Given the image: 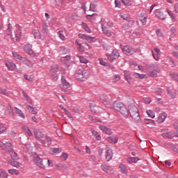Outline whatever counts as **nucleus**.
<instances>
[{
	"label": "nucleus",
	"mask_w": 178,
	"mask_h": 178,
	"mask_svg": "<svg viewBox=\"0 0 178 178\" xmlns=\"http://www.w3.org/2000/svg\"><path fill=\"white\" fill-rule=\"evenodd\" d=\"M155 13H156V16H157L159 19H161V20H165L166 19V15H165L161 11V10L159 9L156 10Z\"/></svg>",
	"instance_id": "obj_15"
},
{
	"label": "nucleus",
	"mask_w": 178,
	"mask_h": 178,
	"mask_svg": "<svg viewBox=\"0 0 178 178\" xmlns=\"http://www.w3.org/2000/svg\"><path fill=\"white\" fill-rule=\"evenodd\" d=\"M58 35H59L60 38L63 40H66V38L65 37V35H63V31H60L58 32Z\"/></svg>",
	"instance_id": "obj_51"
},
{
	"label": "nucleus",
	"mask_w": 178,
	"mask_h": 178,
	"mask_svg": "<svg viewBox=\"0 0 178 178\" xmlns=\"http://www.w3.org/2000/svg\"><path fill=\"white\" fill-rule=\"evenodd\" d=\"M101 168H102V170L106 173H111V172L112 168H111V166L109 165H102Z\"/></svg>",
	"instance_id": "obj_25"
},
{
	"label": "nucleus",
	"mask_w": 178,
	"mask_h": 178,
	"mask_svg": "<svg viewBox=\"0 0 178 178\" xmlns=\"http://www.w3.org/2000/svg\"><path fill=\"white\" fill-rule=\"evenodd\" d=\"M8 173H10V175H19V170L15 169H10L8 170Z\"/></svg>",
	"instance_id": "obj_48"
},
{
	"label": "nucleus",
	"mask_w": 178,
	"mask_h": 178,
	"mask_svg": "<svg viewBox=\"0 0 178 178\" xmlns=\"http://www.w3.org/2000/svg\"><path fill=\"white\" fill-rule=\"evenodd\" d=\"M143 100L145 101V104H151V99L148 97L144 98Z\"/></svg>",
	"instance_id": "obj_59"
},
{
	"label": "nucleus",
	"mask_w": 178,
	"mask_h": 178,
	"mask_svg": "<svg viewBox=\"0 0 178 178\" xmlns=\"http://www.w3.org/2000/svg\"><path fill=\"white\" fill-rule=\"evenodd\" d=\"M77 49L79 52L84 53V47L81 44H79V46H77Z\"/></svg>",
	"instance_id": "obj_52"
},
{
	"label": "nucleus",
	"mask_w": 178,
	"mask_h": 178,
	"mask_svg": "<svg viewBox=\"0 0 178 178\" xmlns=\"http://www.w3.org/2000/svg\"><path fill=\"white\" fill-rule=\"evenodd\" d=\"M128 114L129 113L131 119L136 123H140L141 122V117L140 116V112L136 104H131L128 106Z\"/></svg>",
	"instance_id": "obj_1"
},
{
	"label": "nucleus",
	"mask_w": 178,
	"mask_h": 178,
	"mask_svg": "<svg viewBox=\"0 0 178 178\" xmlns=\"http://www.w3.org/2000/svg\"><path fill=\"white\" fill-rule=\"evenodd\" d=\"M147 113L149 118H152V119H154V118H155V113L154 111L151 110H147Z\"/></svg>",
	"instance_id": "obj_45"
},
{
	"label": "nucleus",
	"mask_w": 178,
	"mask_h": 178,
	"mask_svg": "<svg viewBox=\"0 0 178 178\" xmlns=\"http://www.w3.org/2000/svg\"><path fill=\"white\" fill-rule=\"evenodd\" d=\"M106 56H107V59L110 62H113V60H116V59H119V56H120V54L118 51V50H113L111 54H106Z\"/></svg>",
	"instance_id": "obj_6"
},
{
	"label": "nucleus",
	"mask_w": 178,
	"mask_h": 178,
	"mask_svg": "<svg viewBox=\"0 0 178 178\" xmlns=\"http://www.w3.org/2000/svg\"><path fill=\"white\" fill-rule=\"evenodd\" d=\"M175 11L176 12V13H178V3H177L175 5Z\"/></svg>",
	"instance_id": "obj_64"
},
{
	"label": "nucleus",
	"mask_w": 178,
	"mask_h": 178,
	"mask_svg": "<svg viewBox=\"0 0 178 178\" xmlns=\"http://www.w3.org/2000/svg\"><path fill=\"white\" fill-rule=\"evenodd\" d=\"M168 94L171 97V98H176V92H172L169 88H167Z\"/></svg>",
	"instance_id": "obj_44"
},
{
	"label": "nucleus",
	"mask_w": 178,
	"mask_h": 178,
	"mask_svg": "<svg viewBox=\"0 0 178 178\" xmlns=\"http://www.w3.org/2000/svg\"><path fill=\"white\" fill-rule=\"evenodd\" d=\"M79 38H81L82 40H86L88 42H95V38L88 36L85 34H79Z\"/></svg>",
	"instance_id": "obj_10"
},
{
	"label": "nucleus",
	"mask_w": 178,
	"mask_h": 178,
	"mask_svg": "<svg viewBox=\"0 0 178 178\" xmlns=\"http://www.w3.org/2000/svg\"><path fill=\"white\" fill-rule=\"evenodd\" d=\"M144 122L145 124H152V126L155 125V122L151 119H145Z\"/></svg>",
	"instance_id": "obj_41"
},
{
	"label": "nucleus",
	"mask_w": 178,
	"mask_h": 178,
	"mask_svg": "<svg viewBox=\"0 0 178 178\" xmlns=\"http://www.w3.org/2000/svg\"><path fill=\"white\" fill-rule=\"evenodd\" d=\"M42 30L44 31V33H45L47 34V33H48V26H47V24H42Z\"/></svg>",
	"instance_id": "obj_53"
},
{
	"label": "nucleus",
	"mask_w": 178,
	"mask_h": 178,
	"mask_svg": "<svg viewBox=\"0 0 178 178\" xmlns=\"http://www.w3.org/2000/svg\"><path fill=\"white\" fill-rule=\"evenodd\" d=\"M127 162L128 163H134L133 157H129L128 159H127Z\"/></svg>",
	"instance_id": "obj_60"
},
{
	"label": "nucleus",
	"mask_w": 178,
	"mask_h": 178,
	"mask_svg": "<svg viewBox=\"0 0 178 178\" xmlns=\"http://www.w3.org/2000/svg\"><path fill=\"white\" fill-rule=\"evenodd\" d=\"M33 156L34 163H35L37 166H39V168L45 169V165H44V163L42 162V159L40 158V156H38V154H35V153L33 154Z\"/></svg>",
	"instance_id": "obj_5"
},
{
	"label": "nucleus",
	"mask_w": 178,
	"mask_h": 178,
	"mask_svg": "<svg viewBox=\"0 0 178 178\" xmlns=\"http://www.w3.org/2000/svg\"><path fill=\"white\" fill-rule=\"evenodd\" d=\"M6 66L8 67L9 70H14V69H16V64L13 63L12 61H6Z\"/></svg>",
	"instance_id": "obj_21"
},
{
	"label": "nucleus",
	"mask_w": 178,
	"mask_h": 178,
	"mask_svg": "<svg viewBox=\"0 0 178 178\" xmlns=\"http://www.w3.org/2000/svg\"><path fill=\"white\" fill-rule=\"evenodd\" d=\"M35 138L38 140V141H40L42 144H45V135L42 134V131H41L40 129H36L33 131Z\"/></svg>",
	"instance_id": "obj_4"
},
{
	"label": "nucleus",
	"mask_w": 178,
	"mask_h": 178,
	"mask_svg": "<svg viewBox=\"0 0 178 178\" xmlns=\"http://www.w3.org/2000/svg\"><path fill=\"white\" fill-rule=\"evenodd\" d=\"M172 55H173V56H175V58L178 59V51H172Z\"/></svg>",
	"instance_id": "obj_63"
},
{
	"label": "nucleus",
	"mask_w": 178,
	"mask_h": 178,
	"mask_svg": "<svg viewBox=\"0 0 178 178\" xmlns=\"http://www.w3.org/2000/svg\"><path fill=\"white\" fill-rule=\"evenodd\" d=\"M92 134H93V136H95L96 140L97 141H101V135L98 134V131H95V129H92Z\"/></svg>",
	"instance_id": "obj_29"
},
{
	"label": "nucleus",
	"mask_w": 178,
	"mask_h": 178,
	"mask_svg": "<svg viewBox=\"0 0 178 178\" xmlns=\"http://www.w3.org/2000/svg\"><path fill=\"white\" fill-rule=\"evenodd\" d=\"M121 17L122 19H123V20H127V22H129V24H128L129 27H133V23H134V22L133 21V19H131V18L130 17V16H129V15L124 14L122 15Z\"/></svg>",
	"instance_id": "obj_12"
},
{
	"label": "nucleus",
	"mask_w": 178,
	"mask_h": 178,
	"mask_svg": "<svg viewBox=\"0 0 178 178\" xmlns=\"http://www.w3.org/2000/svg\"><path fill=\"white\" fill-rule=\"evenodd\" d=\"M0 94L2 95H6V94H8V92H6V89L0 88Z\"/></svg>",
	"instance_id": "obj_55"
},
{
	"label": "nucleus",
	"mask_w": 178,
	"mask_h": 178,
	"mask_svg": "<svg viewBox=\"0 0 178 178\" xmlns=\"http://www.w3.org/2000/svg\"><path fill=\"white\" fill-rule=\"evenodd\" d=\"M115 8H121L122 4L119 0H115Z\"/></svg>",
	"instance_id": "obj_54"
},
{
	"label": "nucleus",
	"mask_w": 178,
	"mask_h": 178,
	"mask_svg": "<svg viewBox=\"0 0 178 178\" xmlns=\"http://www.w3.org/2000/svg\"><path fill=\"white\" fill-rule=\"evenodd\" d=\"M65 59L66 60H70V56H66L65 57H62L61 58V60H65Z\"/></svg>",
	"instance_id": "obj_62"
},
{
	"label": "nucleus",
	"mask_w": 178,
	"mask_h": 178,
	"mask_svg": "<svg viewBox=\"0 0 178 178\" xmlns=\"http://www.w3.org/2000/svg\"><path fill=\"white\" fill-rule=\"evenodd\" d=\"M12 147V143L10 142H6L5 143H3V145L1 146V148H3V149H6V148H10Z\"/></svg>",
	"instance_id": "obj_35"
},
{
	"label": "nucleus",
	"mask_w": 178,
	"mask_h": 178,
	"mask_svg": "<svg viewBox=\"0 0 178 178\" xmlns=\"http://www.w3.org/2000/svg\"><path fill=\"white\" fill-rule=\"evenodd\" d=\"M120 168L122 171V173H124V175H127V170L126 169V166L123 164H121L120 165Z\"/></svg>",
	"instance_id": "obj_49"
},
{
	"label": "nucleus",
	"mask_w": 178,
	"mask_h": 178,
	"mask_svg": "<svg viewBox=\"0 0 178 178\" xmlns=\"http://www.w3.org/2000/svg\"><path fill=\"white\" fill-rule=\"evenodd\" d=\"M8 163H10L11 166H13L14 168H20V165H21L20 163L15 161L13 159L9 160Z\"/></svg>",
	"instance_id": "obj_24"
},
{
	"label": "nucleus",
	"mask_w": 178,
	"mask_h": 178,
	"mask_svg": "<svg viewBox=\"0 0 178 178\" xmlns=\"http://www.w3.org/2000/svg\"><path fill=\"white\" fill-rule=\"evenodd\" d=\"M149 76H151V77H156V76H158V75L155 72L151 71L149 72Z\"/></svg>",
	"instance_id": "obj_57"
},
{
	"label": "nucleus",
	"mask_w": 178,
	"mask_h": 178,
	"mask_svg": "<svg viewBox=\"0 0 178 178\" xmlns=\"http://www.w3.org/2000/svg\"><path fill=\"white\" fill-rule=\"evenodd\" d=\"M102 29L103 33L106 36V37H111L112 35V33H111V31L108 30V28L105 26V25H102Z\"/></svg>",
	"instance_id": "obj_20"
},
{
	"label": "nucleus",
	"mask_w": 178,
	"mask_h": 178,
	"mask_svg": "<svg viewBox=\"0 0 178 178\" xmlns=\"http://www.w3.org/2000/svg\"><path fill=\"white\" fill-rule=\"evenodd\" d=\"M109 108H113V109H115L117 112H120V113L124 116H127V115H129L127 107L119 101H115L114 103H111V107Z\"/></svg>",
	"instance_id": "obj_2"
},
{
	"label": "nucleus",
	"mask_w": 178,
	"mask_h": 178,
	"mask_svg": "<svg viewBox=\"0 0 178 178\" xmlns=\"http://www.w3.org/2000/svg\"><path fill=\"white\" fill-rule=\"evenodd\" d=\"M166 118H168V114H166V113H160L158 118L159 123H163Z\"/></svg>",
	"instance_id": "obj_17"
},
{
	"label": "nucleus",
	"mask_w": 178,
	"mask_h": 178,
	"mask_svg": "<svg viewBox=\"0 0 178 178\" xmlns=\"http://www.w3.org/2000/svg\"><path fill=\"white\" fill-rule=\"evenodd\" d=\"M147 68L148 69V70H154L157 72H161V70H159V67H158L157 64H150L147 65Z\"/></svg>",
	"instance_id": "obj_18"
},
{
	"label": "nucleus",
	"mask_w": 178,
	"mask_h": 178,
	"mask_svg": "<svg viewBox=\"0 0 178 178\" xmlns=\"http://www.w3.org/2000/svg\"><path fill=\"white\" fill-rule=\"evenodd\" d=\"M61 158H63V159H64V161H66V159H67V154L63 153L61 156Z\"/></svg>",
	"instance_id": "obj_61"
},
{
	"label": "nucleus",
	"mask_w": 178,
	"mask_h": 178,
	"mask_svg": "<svg viewBox=\"0 0 178 178\" xmlns=\"http://www.w3.org/2000/svg\"><path fill=\"white\" fill-rule=\"evenodd\" d=\"M26 108L33 115H37V113H38V110H37V108H35V107H32L31 106L26 105Z\"/></svg>",
	"instance_id": "obj_28"
},
{
	"label": "nucleus",
	"mask_w": 178,
	"mask_h": 178,
	"mask_svg": "<svg viewBox=\"0 0 178 178\" xmlns=\"http://www.w3.org/2000/svg\"><path fill=\"white\" fill-rule=\"evenodd\" d=\"M15 113L19 115V118H22V119H24V113L22 112V110L19 109L17 107H15Z\"/></svg>",
	"instance_id": "obj_33"
},
{
	"label": "nucleus",
	"mask_w": 178,
	"mask_h": 178,
	"mask_svg": "<svg viewBox=\"0 0 178 178\" xmlns=\"http://www.w3.org/2000/svg\"><path fill=\"white\" fill-rule=\"evenodd\" d=\"M165 136L167 137V138H173L175 137V133L173 132H167L165 134Z\"/></svg>",
	"instance_id": "obj_46"
},
{
	"label": "nucleus",
	"mask_w": 178,
	"mask_h": 178,
	"mask_svg": "<svg viewBox=\"0 0 178 178\" xmlns=\"http://www.w3.org/2000/svg\"><path fill=\"white\" fill-rule=\"evenodd\" d=\"M61 83L63 85L62 90L64 91V92H67V88H70V83L69 81H67V80H66V77L63 76L61 77Z\"/></svg>",
	"instance_id": "obj_8"
},
{
	"label": "nucleus",
	"mask_w": 178,
	"mask_h": 178,
	"mask_svg": "<svg viewBox=\"0 0 178 178\" xmlns=\"http://www.w3.org/2000/svg\"><path fill=\"white\" fill-rule=\"evenodd\" d=\"M90 10L95 12L97 10V1H92L90 5Z\"/></svg>",
	"instance_id": "obj_30"
},
{
	"label": "nucleus",
	"mask_w": 178,
	"mask_h": 178,
	"mask_svg": "<svg viewBox=\"0 0 178 178\" xmlns=\"http://www.w3.org/2000/svg\"><path fill=\"white\" fill-rule=\"evenodd\" d=\"M134 76L136 77V79H145L146 75L135 72L134 73Z\"/></svg>",
	"instance_id": "obj_39"
},
{
	"label": "nucleus",
	"mask_w": 178,
	"mask_h": 178,
	"mask_svg": "<svg viewBox=\"0 0 178 178\" xmlns=\"http://www.w3.org/2000/svg\"><path fill=\"white\" fill-rule=\"evenodd\" d=\"M8 152H9L13 160L19 159V156H17V153L15 152V149H10V150H8Z\"/></svg>",
	"instance_id": "obj_19"
},
{
	"label": "nucleus",
	"mask_w": 178,
	"mask_h": 178,
	"mask_svg": "<svg viewBox=\"0 0 178 178\" xmlns=\"http://www.w3.org/2000/svg\"><path fill=\"white\" fill-rule=\"evenodd\" d=\"M60 52H62L64 54H69L70 52V50L65 47V46H61L59 47Z\"/></svg>",
	"instance_id": "obj_31"
},
{
	"label": "nucleus",
	"mask_w": 178,
	"mask_h": 178,
	"mask_svg": "<svg viewBox=\"0 0 178 178\" xmlns=\"http://www.w3.org/2000/svg\"><path fill=\"white\" fill-rule=\"evenodd\" d=\"M100 99L107 108H112V97L109 95H100Z\"/></svg>",
	"instance_id": "obj_3"
},
{
	"label": "nucleus",
	"mask_w": 178,
	"mask_h": 178,
	"mask_svg": "<svg viewBox=\"0 0 178 178\" xmlns=\"http://www.w3.org/2000/svg\"><path fill=\"white\" fill-rule=\"evenodd\" d=\"M89 74L90 73L86 70H79L76 73V77H78V79H88Z\"/></svg>",
	"instance_id": "obj_9"
},
{
	"label": "nucleus",
	"mask_w": 178,
	"mask_h": 178,
	"mask_svg": "<svg viewBox=\"0 0 178 178\" xmlns=\"http://www.w3.org/2000/svg\"><path fill=\"white\" fill-rule=\"evenodd\" d=\"M7 111L9 116H13L14 115L13 108H12V106H10V104L7 106Z\"/></svg>",
	"instance_id": "obj_38"
},
{
	"label": "nucleus",
	"mask_w": 178,
	"mask_h": 178,
	"mask_svg": "<svg viewBox=\"0 0 178 178\" xmlns=\"http://www.w3.org/2000/svg\"><path fill=\"white\" fill-rule=\"evenodd\" d=\"M60 152H62V149L59 147H51L49 149L51 155H56V154H59Z\"/></svg>",
	"instance_id": "obj_16"
},
{
	"label": "nucleus",
	"mask_w": 178,
	"mask_h": 178,
	"mask_svg": "<svg viewBox=\"0 0 178 178\" xmlns=\"http://www.w3.org/2000/svg\"><path fill=\"white\" fill-rule=\"evenodd\" d=\"M0 177L1 178H6L8 177V174L6 173V172L0 170Z\"/></svg>",
	"instance_id": "obj_50"
},
{
	"label": "nucleus",
	"mask_w": 178,
	"mask_h": 178,
	"mask_svg": "<svg viewBox=\"0 0 178 178\" xmlns=\"http://www.w3.org/2000/svg\"><path fill=\"white\" fill-rule=\"evenodd\" d=\"M32 34H33V35H34V37L36 40H40L41 33H40V31H38L37 29H33L32 31Z\"/></svg>",
	"instance_id": "obj_22"
},
{
	"label": "nucleus",
	"mask_w": 178,
	"mask_h": 178,
	"mask_svg": "<svg viewBox=\"0 0 178 178\" xmlns=\"http://www.w3.org/2000/svg\"><path fill=\"white\" fill-rule=\"evenodd\" d=\"M124 76L127 81L130 84V83H131V77L130 76V72L129 71H124Z\"/></svg>",
	"instance_id": "obj_26"
},
{
	"label": "nucleus",
	"mask_w": 178,
	"mask_h": 178,
	"mask_svg": "<svg viewBox=\"0 0 178 178\" xmlns=\"http://www.w3.org/2000/svg\"><path fill=\"white\" fill-rule=\"evenodd\" d=\"M113 156V153L112 152V149H108L106 151V161L109 162L110 160L112 159Z\"/></svg>",
	"instance_id": "obj_14"
},
{
	"label": "nucleus",
	"mask_w": 178,
	"mask_h": 178,
	"mask_svg": "<svg viewBox=\"0 0 178 178\" xmlns=\"http://www.w3.org/2000/svg\"><path fill=\"white\" fill-rule=\"evenodd\" d=\"M59 69L58 68L57 65H52L51 67L50 72L51 73H56V72H58Z\"/></svg>",
	"instance_id": "obj_37"
},
{
	"label": "nucleus",
	"mask_w": 178,
	"mask_h": 178,
	"mask_svg": "<svg viewBox=\"0 0 178 178\" xmlns=\"http://www.w3.org/2000/svg\"><path fill=\"white\" fill-rule=\"evenodd\" d=\"M122 51L124 55H127L128 56H131V55H133L136 53V51H134V49L131 47V46L126 45L124 46L122 49Z\"/></svg>",
	"instance_id": "obj_7"
},
{
	"label": "nucleus",
	"mask_w": 178,
	"mask_h": 178,
	"mask_svg": "<svg viewBox=\"0 0 178 178\" xmlns=\"http://www.w3.org/2000/svg\"><path fill=\"white\" fill-rule=\"evenodd\" d=\"M171 78L175 81H178V74L175 72H170Z\"/></svg>",
	"instance_id": "obj_42"
},
{
	"label": "nucleus",
	"mask_w": 178,
	"mask_h": 178,
	"mask_svg": "<svg viewBox=\"0 0 178 178\" xmlns=\"http://www.w3.org/2000/svg\"><path fill=\"white\" fill-rule=\"evenodd\" d=\"M107 140L108 141V143H113V144H116V143H118V137L110 136L107 138Z\"/></svg>",
	"instance_id": "obj_32"
},
{
	"label": "nucleus",
	"mask_w": 178,
	"mask_h": 178,
	"mask_svg": "<svg viewBox=\"0 0 178 178\" xmlns=\"http://www.w3.org/2000/svg\"><path fill=\"white\" fill-rule=\"evenodd\" d=\"M99 128L100 129V130H102V131H103V133H105L108 136H111V134H112V129L106 127L105 125H99Z\"/></svg>",
	"instance_id": "obj_13"
},
{
	"label": "nucleus",
	"mask_w": 178,
	"mask_h": 178,
	"mask_svg": "<svg viewBox=\"0 0 178 178\" xmlns=\"http://www.w3.org/2000/svg\"><path fill=\"white\" fill-rule=\"evenodd\" d=\"M47 142V145H51V144L52 143V140L51 139V138L49 136H44V144Z\"/></svg>",
	"instance_id": "obj_43"
},
{
	"label": "nucleus",
	"mask_w": 178,
	"mask_h": 178,
	"mask_svg": "<svg viewBox=\"0 0 178 178\" xmlns=\"http://www.w3.org/2000/svg\"><path fill=\"white\" fill-rule=\"evenodd\" d=\"M139 20L143 26L147 24V16H143V14H140L139 16Z\"/></svg>",
	"instance_id": "obj_27"
},
{
	"label": "nucleus",
	"mask_w": 178,
	"mask_h": 178,
	"mask_svg": "<svg viewBox=\"0 0 178 178\" xmlns=\"http://www.w3.org/2000/svg\"><path fill=\"white\" fill-rule=\"evenodd\" d=\"M13 56L14 58L19 59V60H26L25 58H23L20 54H17V52H13Z\"/></svg>",
	"instance_id": "obj_34"
},
{
	"label": "nucleus",
	"mask_w": 178,
	"mask_h": 178,
	"mask_svg": "<svg viewBox=\"0 0 178 178\" xmlns=\"http://www.w3.org/2000/svg\"><path fill=\"white\" fill-rule=\"evenodd\" d=\"M51 79L54 81H56V80H58V76L56 75V74H54L51 75Z\"/></svg>",
	"instance_id": "obj_58"
},
{
	"label": "nucleus",
	"mask_w": 178,
	"mask_h": 178,
	"mask_svg": "<svg viewBox=\"0 0 178 178\" xmlns=\"http://www.w3.org/2000/svg\"><path fill=\"white\" fill-rule=\"evenodd\" d=\"M15 35L17 42H19V41H20V38H22V30L17 29V31H15Z\"/></svg>",
	"instance_id": "obj_23"
},
{
	"label": "nucleus",
	"mask_w": 178,
	"mask_h": 178,
	"mask_svg": "<svg viewBox=\"0 0 178 178\" xmlns=\"http://www.w3.org/2000/svg\"><path fill=\"white\" fill-rule=\"evenodd\" d=\"M12 29H13L12 24H10V23H9L8 25V28H7V35H12V31H10V30H12Z\"/></svg>",
	"instance_id": "obj_47"
},
{
	"label": "nucleus",
	"mask_w": 178,
	"mask_h": 178,
	"mask_svg": "<svg viewBox=\"0 0 178 178\" xmlns=\"http://www.w3.org/2000/svg\"><path fill=\"white\" fill-rule=\"evenodd\" d=\"M76 56L79 58L81 63H88V60L86 59L84 57L79 55H76Z\"/></svg>",
	"instance_id": "obj_40"
},
{
	"label": "nucleus",
	"mask_w": 178,
	"mask_h": 178,
	"mask_svg": "<svg viewBox=\"0 0 178 178\" xmlns=\"http://www.w3.org/2000/svg\"><path fill=\"white\" fill-rule=\"evenodd\" d=\"M166 10L169 16L171 17V19H172V20L176 22L177 21L176 17H175V14H173V11L170 10L169 8H167Z\"/></svg>",
	"instance_id": "obj_36"
},
{
	"label": "nucleus",
	"mask_w": 178,
	"mask_h": 178,
	"mask_svg": "<svg viewBox=\"0 0 178 178\" xmlns=\"http://www.w3.org/2000/svg\"><path fill=\"white\" fill-rule=\"evenodd\" d=\"M33 47L30 44H26L24 47V51L26 52V54H29L30 56L34 57V51H33V49H31Z\"/></svg>",
	"instance_id": "obj_11"
},
{
	"label": "nucleus",
	"mask_w": 178,
	"mask_h": 178,
	"mask_svg": "<svg viewBox=\"0 0 178 178\" xmlns=\"http://www.w3.org/2000/svg\"><path fill=\"white\" fill-rule=\"evenodd\" d=\"M24 77L25 80H28V81H33V78H31V77L29 78L28 74H24Z\"/></svg>",
	"instance_id": "obj_56"
}]
</instances>
